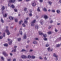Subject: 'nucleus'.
Returning a JSON list of instances; mask_svg holds the SVG:
<instances>
[{"mask_svg": "<svg viewBox=\"0 0 61 61\" xmlns=\"http://www.w3.org/2000/svg\"><path fill=\"white\" fill-rule=\"evenodd\" d=\"M7 14H5V15H3L4 17H6V16H7Z\"/></svg>", "mask_w": 61, "mask_h": 61, "instance_id": "c756f323", "label": "nucleus"}, {"mask_svg": "<svg viewBox=\"0 0 61 61\" xmlns=\"http://www.w3.org/2000/svg\"><path fill=\"white\" fill-rule=\"evenodd\" d=\"M12 41H10V42L9 43V45H11L12 44Z\"/></svg>", "mask_w": 61, "mask_h": 61, "instance_id": "c9c22d12", "label": "nucleus"}, {"mask_svg": "<svg viewBox=\"0 0 61 61\" xmlns=\"http://www.w3.org/2000/svg\"><path fill=\"white\" fill-rule=\"evenodd\" d=\"M4 46H8V44H5L4 45Z\"/></svg>", "mask_w": 61, "mask_h": 61, "instance_id": "2f4dec72", "label": "nucleus"}, {"mask_svg": "<svg viewBox=\"0 0 61 61\" xmlns=\"http://www.w3.org/2000/svg\"><path fill=\"white\" fill-rule=\"evenodd\" d=\"M1 21L2 22V23H4V21L3 20V19H1Z\"/></svg>", "mask_w": 61, "mask_h": 61, "instance_id": "a878e982", "label": "nucleus"}, {"mask_svg": "<svg viewBox=\"0 0 61 61\" xmlns=\"http://www.w3.org/2000/svg\"><path fill=\"white\" fill-rule=\"evenodd\" d=\"M44 17L45 19H47V18H48V17H47V16L46 15L44 16Z\"/></svg>", "mask_w": 61, "mask_h": 61, "instance_id": "4468645a", "label": "nucleus"}, {"mask_svg": "<svg viewBox=\"0 0 61 61\" xmlns=\"http://www.w3.org/2000/svg\"><path fill=\"white\" fill-rule=\"evenodd\" d=\"M36 20H35L31 23V25L32 26H35V22H36Z\"/></svg>", "mask_w": 61, "mask_h": 61, "instance_id": "f257e3e1", "label": "nucleus"}, {"mask_svg": "<svg viewBox=\"0 0 61 61\" xmlns=\"http://www.w3.org/2000/svg\"><path fill=\"white\" fill-rule=\"evenodd\" d=\"M52 12H53V13H55V10H52Z\"/></svg>", "mask_w": 61, "mask_h": 61, "instance_id": "8fccbe9b", "label": "nucleus"}, {"mask_svg": "<svg viewBox=\"0 0 61 61\" xmlns=\"http://www.w3.org/2000/svg\"><path fill=\"white\" fill-rule=\"evenodd\" d=\"M48 34L50 35V34H51V32H48Z\"/></svg>", "mask_w": 61, "mask_h": 61, "instance_id": "5fc2aeb1", "label": "nucleus"}, {"mask_svg": "<svg viewBox=\"0 0 61 61\" xmlns=\"http://www.w3.org/2000/svg\"><path fill=\"white\" fill-rule=\"evenodd\" d=\"M2 54L4 56H7L8 55V54L6 53L5 51H3V52Z\"/></svg>", "mask_w": 61, "mask_h": 61, "instance_id": "7ed1b4c3", "label": "nucleus"}, {"mask_svg": "<svg viewBox=\"0 0 61 61\" xmlns=\"http://www.w3.org/2000/svg\"><path fill=\"white\" fill-rule=\"evenodd\" d=\"M60 46V45L58 44V45H56V47H59V46Z\"/></svg>", "mask_w": 61, "mask_h": 61, "instance_id": "bb28decb", "label": "nucleus"}, {"mask_svg": "<svg viewBox=\"0 0 61 61\" xmlns=\"http://www.w3.org/2000/svg\"><path fill=\"white\" fill-rule=\"evenodd\" d=\"M44 39L45 41H46L47 40V38H44Z\"/></svg>", "mask_w": 61, "mask_h": 61, "instance_id": "49530a36", "label": "nucleus"}, {"mask_svg": "<svg viewBox=\"0 0 61 61\" xmlns=\"http://www.w3.org/2000/svg\"><path fill=\"white\" fill-rule=\"evenodd\" d=\"M32 5L33 6H36V3L34 2V3H32Z\"/></svg>", "mask_w": 61, "mask_h": 61, "instance_id": "a211bd4d", "label": "nucleus"}, {"mask_svg": "<svg viewBox=\"0 0 61 61\" xmlns=\"http://www.w3.org/2000/svg\"><path fill=\"white\" fill-rule=\"evenodd\" d=\"M31 58L32 59H35L36 58V57L35 56H31Z\"/></svg>", "mask_w": 61, "mask_h": 61, "instance_id": "6ab92c4d", "label": "nucleus"}, {"mask_svg": "<svg viewBox=\"0 0 61 61\" xmlns=\"http://www.w3.org/2000/svg\"><path fill=\"white\" fill-rule=\"evenodd\" d=\"M10 56H13V54L12 53H10Z\"/></svg>", "mask_w": 61, "mask_h": 61, "instance_id": "e2e57ef3", "label": "nucleus"}, {"mask_svg": "<svg viewBox=\"0 0 61 61\" xmlns=\"http://www.w3.org/2000/svg\"><path fill=\"white\" fill-rule=\"evenodd\" d=\"M15 1H16V0H10L9 2H10V3H14L15 2Z\"/></svg>", "mask_w": 61, "mask_h": 61, "instance_id": "39448f33", "label": "nucleus"}, {"mask_svg": "<svg viewBox=\"0 0 61 61\" xmlns=\"http://www.w3.org/2000/svg\"><path fill=\"white\" fill-rule=\"evenodd\" d=\"M3 36H4V37H5V33H3Z\"/></svg>", "mask_w": 61, "mask_h": 61, "instance_id": "c03bdc74", "label": "nucleus"}, {"mask_svg": "<svg viewBox=\"0 0 61 61\" xmlns=\"http://www.w3.org/2000/svg\"><path fill=\"white\" fill-rule=\"evenodd\" d=\"M19 33L20 34V35L22 36L23 35V32H22V31L21 30H20L19 31Z\"/></svg>", "mask_w": 61, "mask_h": 61, "instance_id": "1a4fd4ad", "label": "nucleus"}, {"mask_svg": "<svg viewBox=\"0 0 61 61\" xmlns=\"http://www.w3.org/2000/svg\"><path fill=\"white\" fill-rule=\"evenodd\" d=\"M14 48H16L17 47V46H15L14 47Z\"/></svg>", "mask_w": 61, "mask_h": 61, "instance_id": "774afa93", "label": "nucleus"}, {"mask_svg": "<svg viewBox=\"0 0 61 61\" xmlns=\"http://www.w3.org/2000/svg\"><path fill=\"white\" fill-rule=\"evenodd\" d=\"M40 2H43V0H40Z\"/></svg>", "mask_w": 61, "mask_h": 61, "instance_id": "680f3d73", "label": "nucleus"}, {"mask_svg": "<svg viewBox=\"0 0 61 61\" xmlns=\"http://www.w3.org/2000/svg\"><path fill=\"white\" fill-rule=\"evenodd\" d=\"M28 58L29 59L31 58V56L30 55H29L28 56Z\"/></svg>", "mask_w": 61, "mask_h": 61, "instance_id": "473e14b6", "label": "nucleus"}, {"mask_svg": "<svg viewBox=\"0 0 61 61\" xmlns=\"http://www.w3.org/2000/svg\"><path fill=\"white\" fill-rule=\"evenodd\" d=\"M35 28L36 29H38V26L37 25H36L35 26Z\"/></svg>", "mask_w": 61, "mask_h": 61, "instance_id": "412c9836", "label": "nucleus"}, {"mask_svg": "<svg viewBox=\"0 0 61 61\" xmlns=\"http://www.w3.org/2000/svg\"><path fill=\"white\" fill-rule=\"evenodd\" d=\"M5 27L6 28V29H7V28H8V26H5Z\"/></svg>", "mask_w": 61, "mask_h": 61, "instance_id": "bf43d9fd", "label": "nucleus"}, {"mask_svg": "<svg viewBox=\"0 0 61 61\" xmlns=\"http://www.w3.org/2000/svg\"><path fill=\"white\" fill-rule=\"evenodd\" d=\"M26 38V34H25L24 35L23 39H25Z\"/></svg>", "mask_w": 61, "mask_h": 61, "instance_id": "9d476101", "label": "nucleus"}, {"mask_svg": "<svg viewBox=\"0 0 61 61\" xmlns=\"http://www.w3.org/2000/svg\"><path fill=\"white\" fill-rule=\"evenodd\" d=\"M33 44H37V42H36V41H33Z\"/></svg>", "mask_w": 61, "mask_h": 61, "instance_id": "ddd939ff", "label": "nucleus"}, {"mask_svg": "<svg viewBox=\"0 0 61 61\" xmlns=\"http://www.w3.org/2000/svg\"><path fill=\"white\" fill-rule=\"evenodd\" d=\"M16 51V49L15 48L13 50L11 51L12 52H15Z\"/></svg>", "mask_w": 61, "mask_h": 61, "instance_id": "6e6552de", "label": "nucleus"}, {"mask_svg": "<svg viewBox=\"0 0 61 61\" xmlns=\"http://www.w3.org/2000/svg\"><path fill=\"white\" fill-rule=\"evenodd\" d=\"M55 32H57V31H58V30H56V28H55Z\"/></svg>", "mask_w": 61, "mask_h": 61, "instance_id": "37998d69", "label": "nucleus"}, {"mask_svg": "<svg viewBox=\"0 0 61 61\" xmlns=\"http://www.w3.org/2000/svg\"><path fill=\"white\" fill-rule=\"evenodd\" d=\"M14 11L15 12H17V9H14Z\"/></svg>", "mask_w": 61, "mask_h": 61, "instance_id": "a18cd8bd", "label": "nucleus"}, {"mask_svg": "<svg viewBox=\"0 0 61 61\" xmlns=\"http://www.w3.org/2000/svg\"><path fill=\"white\" fill-rule=\"evenodd\" d=\"M15 21L16 22H17V19H16L15 20Z\"/></svg>", "mask_w": 61, "mask_h": 61, "instance_id": "09e8293b", "label": "nucleus"}, {"mask_svg": "<svg viewBox=\"0 0 61 61\" xmlns=\"http://www.w3.org/2000/svg\"><path fill=\"white\" fill-rule=\"evenodd\" d=\"M37 11L38 12H40V10L39 9V7H38L37 9Z\"/></svg>", "mask_w": 61, "mask_h": 61, "instance_id": "5701e85b", "label": "nucleus"}, {"mask_svg": "<svg viewBox=\"0 0 61 61\" xmlns=\"http://www.w3.org/2000/svg\"><path fill=\"white\" fill-rule=\"evenodd\" d=\"M21 38H18V41H21Z\"/></svg>", "mask_w": 61, "mask_h": 61, "instance_id": "4c0bfd02", "label": "nucleus"}, {"mask_svg": "<svg viewBox=\"0 0 61 61\" xmlns=\"http://www.w3.org/2000/svg\"><path fill=\"white\" fill-rule=\"evenodd\" d=\"M1 59H2V60H4V57H1Z\"/></svg>", "mask_w": 61, "mask_h": 61, "instance_id": "79ce46f5", "label": "nucleus"}, {"mask_svg": "<svg viewBox=\"0 0 61 61\" xmlns=\"http://www.w3.org/2000/svg\"><path fill=\"white\" fill-rule=\"evenodd\" d=\"M7 60L8 61H10L11 59H9Z\"/></svg>", "mask_w": 61, "mask_h": 61, "instance_id": "13d9d810", "label": "nucleus"}, {"mask_svg": "<svg viewBox=\"0 0 61 61\" xmlns=\"http://www.w3.org/2000/svg\"><path fill=\"white\" fill-rule=\"evenodd\" d=\"M59 40H61V37L59 38Z\"/></svg>", "mask_w": 61, "mask_h": 61, "instance_id": "69168bd1", "label": "nucleus"}, {"mask_svg": "<svg viewBox=\"0 0 61 61\" xmlns=\"http://www.w3.org/2000/svg\"><path fill=\"white\" fill-rule=\"evenodd\" d=\"M46 47H48V46H49V45L48 44H46Z\"/></svg>", "mask_w": 61, "mask_h": 61, "instance_id": "7c9ffc66", "label": "nucleus"}, {"mask_svg": "<svg viewBox=\"0 0 61 61\" xmlns=\"http://www.w3.org/2000/svg\"><path fill=\"white\" fill-rule=\"evenodd\" d=\"M53 20H51L50 21V23H53Z\"/></svg>", "mask_w": 61, "mask_h": 61, "instance_id": "603ef678", "label": "nucleus"}, {"mask_svg": "<svg viewBox=\"0 0 61 61\" xmlns=\"http://www.w3.org/2000/svg\"><path fill=\"white\" fill-rule=\"evenodd\" d=\"M27 8H25L24 9V11H26V10H27Z\"/></svg>", "mask_w": 61, "mask_h": 61, "instance_id": "a19ab883", "label": "nucleus"}, {"mask_svg": "<svg viewBox=\"0 0 61 61\" xmlns=\"http://www.w3.org/2000/svg\"><path fill=\"white\" fill-rule=\"evenodd\" d=\"M9 17V19H10V20H11L13 19V17H12L11 16Z\"/></svg>", "mask_w": 61, "mask_h": 61, "instance_id": "f3484780", "label": "nucleus"}, {"mask_svg": "<svg viewBox=\"0 0 61 61\" xmlns=\"http://www.w3.org/2000/svg\"><path fill=\"white\" fill-rule=\"evenodd\" d=\"M21 57L22 58H26V56L22 55L21 56Z\"/></svg>", "mask_w": 61, "mask_h": 61, "instance_id": "0eeeda50", "label": "nucleus"}, {"mask_svg": "<svg viewBox=\"0 0 61 61\" xmlns=\"http://www.w3.org/2000/svg\"><path fill=\"white\" fill-rule=\"evenodd\" d=\"M3 38V36H0V39H2Z\"/></svg>", "mask_w": 61, "mask_h": 61, "instance_id": "de8ad7c7", "label": "nucleus"}, {"mask_svg": "<svg viewBox=\"0 0 61 61\" xmlns=\"http://www.w3.org/2000/svg\"><path fill=\"white\" fill-rule=\"evenodd\" d=\"M25 51H26V50L25 49H23L21 51V52H25Z\"/></svg>", "mask_w": 61, "mask_h": 61, "instance_id": "c85d7f7f", "label": "nucleus"}, {"mask_svg": "<svg viewBox=\"0 0 61 61\" xmlns=\"http://www.w3.org/2000/svg\"><path fill=\"white\" fill-rule=\"evenodd\" d=\"M33 50H30V52H32Z\"/></svg>", "mask_w": 61, "mask_h": 61, "instance_id": "864d4df0", "label": "nucleus"}, {"mask_svg": "<svg viewBox=\"0 0 61 61\" xmlns=\"http://www.w3.org/2000/svg\"><path fill=\"white\" fill-rule=\"evenodd\" d=\"M29 15H30V16H32V14H31V13L29 14Z\"/></svg>", "mask_w": 61, "mask_h": 61, "instance_id": "0e129e2a", "label": "nucleus"}, {"mask_svg": "<svg viewBox=\"0 0 61 61\" xmlns=\"http://www.w3.org/2000/svg\"><path fill=\"white\" fill-rule=\"evenodd\" d=\"M39 33L40 35H43V33L42 32H41V31H39Z\"/></svg>", "mask_w": 61, "mask_h": 61, "instance_id": "2eb2a0df", "label": "nucleus"}, {"mask_svg": "<svg viewBox=\"0 0 61 61\" xmlns=\"http://www.w3.org/2000/svg\"><path fill=\"white\" fill-rule=\"evenodd\" d=\"M28 47H29V46L28 45L26 47V48H28Z\"/></svg>", "mask_w": 61, "mask_h": 61, "instance_id": "6e6d98bb", "label": "nucleus"}, {"mask_svg": "<svg viewBox=\"0 0 61 61\" xmlns=\"http://www.w3.org/2000/svg\"><path fill=\"white\" fill-rule=\"evenodd\" d=\"M39 59H41V60H42L43 59L42 58V57L41 56L39 57Z\"/></svg>", "mask_w": 61, "mask_h": 61, "instance_id": "72a5a7b5", "label": "nucleus"}, {"mask_svg": "<svg viewBox=\"0 0 61 61\" xmlns=\"http://www.w3.org/2000/svg\"><path fill=\"white\" fill-rule=\"evenodd\" d=\"M30 13H31L32 12V10H30Z\"/></svg>", "mask_w": 61, "mask_h": 61, "instance_id": "4d7b16f0", "label": "nucleus"}, {"mask_svg": "<svg viewBox=\"0 0 61 61\" xmlns=\"http://www.w3.org/2000/svg\"><path fill=\"white\" fill-rule=\"evenodd\" d=\"M16 60H15V59H14L13 60V61H16Z\"/></svg>", "mask_w": 61, "mask_h": 61, "instance_id": "338daca9", "label": "nucleus"}, {"mask_svg": "<svg viewBox=\"0 0 61 61\" xmlns=\"http://www.w3.org/2000/svg\"><path fill=\"white\" fill-rule=\"evenodd\" d=\"M47 49L49 52L52 51H53V49H50V47L48 48Z\"/></svg>", "mask_w": 61, "mask_h": 61, "instance_id": "20e7f679", "label": "nucleus"}, {"mask_svg": "<svg viewBox=\"0 0 61 61\" xmlns=\"http://www.w3.org/2000/svg\"><path fill=\"white\" fill-rule=\"evenodd\" d=\"M43 10H44V11H46L47 10H46V8H44V9H43Z\"/></svg>", "mask_w": 61, "mask_h": 61, "instance_id": "ea45409f", "label": "nucleus"}, {"mask_svg": "<svg viewBox=\"0 0 61 61\" xmlns=\"http://www.w3.org/2000/svg\"><path fill=\"white\" fill-rule=\"evenodd\" d=\"M58 56H56V57H56V61L58 60Z\"/></svg>", "mask_w": 61, "mask_h": 61, "instance_id": "cd10ccee", "label": "nucleus"}, {"mask_svg": "<svg viewBox=\"0 0 61 61\" xmlns=\"http://www.w3.org/2000/svg\"><path fill=\"white\" fill-rule=\"evenodd\" d=\"M35 39V40H39V39L38 38H36Z\"/></svg>", "mask_w": 61, "mask_h": 61, "instance_id": "58836bf2", "label": "nucleus"}, {"mask_svg": "<svg viewBox=\"0 0 61 61\" xmlns=\"http://www.w3.org/2000/svg\"><path fill=\"white\" fill-rule=\"evenodd\" d=\"M47 58L46 57H45L44 58V59L45 60H47Z\"/></svg>", "mask_w": 61, "mask_h": 61, "instance_id": "3c124183", "label": "nucleus"}, {"mask_svg": "<svg viewBox=\"0 0 61 61\" xmlns=\"http://www.w3.org/2000/svg\"><path fill=\"white\" fill-rule=\"evenodd\" d=\"M42 35H43V37H44V38H46V34H43Z\"/></svg>", "mask_w": 61, "mask_h": 61, "instance_id": "9b49d317", "label": "nucleus"}, {"mask_svg": "<svg viewBox=\"0 0 61 61\" xmlns=\"http://www.w3.org/2000/svg\"><path fill=\"white\" fill-rule=\"evenodd\" d=\"M22 25H23V27H25L26 26L25 25V24H22Z\"/></svg>", "mask_w": 61, "mask_h": 61, "instance_id": "e433bc0d", "label": "nucleus"}, {"mask_svg": "<svg viewBox=\"0 0 61 61\" xmlns=\"http://www.w3.org/2000/svg\"><path fill=\"white\" fill-rule=\"evenodd\" d=\"M23 22V21L22 20L20 21V22H19V24L20 25L21 24V23H22Z\"/></svg>", "mask_w": 61, "mask_h": 61, "instance_id": "f704fd0d", "label": "nucleus"}, {"mask_svg": "<svg viewBox=\"0 0 61 61\" xmlns=\"http://www.w3.org/2000/svg\"><path fill=\"white\" fill-rule=\"evenodd\" d=\"M48 3L50 5H52V2L51 1H50Z\"/></svg>", "mask_w": 61, "mask_h": 61, "instance_id": "dca6fc26", "label": "nucleus"}, {"mask_svg": "<svg viewBox=\"0 0 61 61\" xmlns=\"http://www.w3.org/2000/svg\"><path fill=\"white\" fill-rule=\"evenodd\" d=\"M5 32L7 33V35H10V32H9V30L8 29H6L5 30Z\"/></svg>", "mask_w": 61, "mask_h": 61, "instance_id": "f03ea898", "label": "nucleus"}, {"mask_svg": "<svg viewBox=\"0 0 61 61\" xmlns=\"http://www.w3.org/2000/svg\"><path fill=\"white\" fill-rule=\"evenodd\" d=\"M40 23L41 24V25H43V24H44V22H43V21L42 20H41L40 21Z\"/></svg>", "mask_w": 61, "mask_h": 61, "instance_id": "f8f14e48", "label": "nucleus"}, {"mask_svg": "<svg viewBox=\"0 0 61 61\" xmlns=\"http://www.w3.org/2000/svg\"><path fill=\"white\" fill-rule=\"evenodd\" d=\"M25 21H24V23H25V24H27V20H26V19H25L24 20Z\"/></svg>", "mask_w": 61, "mask_h": 61, "instance_id": "aec40b11", "label": "nucleus"}, {"mask_svg": "<svg viewBox=\"0 0 61 61\" xmlns=\"http://www.w3.org/2000/svg\"><path fill=\"white\" fill-rule=\"evenodd\" d=\"M53 56H55V57H56V56H58L56 55V53H54L53 55Z\"/></svg>", "mask_w": 61, "mask_h": 61, "instance_id": "393cba45", "label": "nucleus"}, {"mask_svg": "<svg viewBox=\"0 0 61 61\" xmlns=\"http://www.w3.org/2000/svg\"><path fill=\"white\" fill-rule=\"evenodd\" d=\"M51 28V26H49V29H50Z\"/></svg>", "mask_w": 61, "mask_h": 61, "instance_id": "052dcab7", "label": "nucleus"}, {"mask_svg": "<svg viewBox=\"0 0 61 61\" xmlns=\"http://www.w3.org/2000/svg\"><path fill=\"white\" fill-rule=\"evenodd\" d=\"M5 7H4V6H3L1 8V9L2 10V14L3 15H4V13H3V11L5 10Z\"/></svg>", "mask_w": 61, "mask_h": 61, "instance_id": "423d86ee", "label": "nucleus"}, {"mask_svg": "<svg viewBox=\"0 0 61 61\" xmlns=\"http://www.w3.org/2000/svg\"><path fill=\"white\" fill-rule=\"evenodd\" d=\"M11 6L12 8H15V6L14 5H12Z\"/></svg>", "mask_w": 61, "mask_h": 61, "instance_id": "4be33fe9", "label": "nucleus"}, {"mask_svg": "<svg viewBox=\"0 0 61 61\" xmlns=\"http://www.w3.org/2000/svg\"><path fill=\"white\" fill-rule=\"evenodd\" d=\"M56 12L57 14H59L60 13V10H57Z\"/></svg>", "mask_w": 61, "mask_h": 61, "instance_id": "b1692460", "label": "nucleus"}]
</instances>
